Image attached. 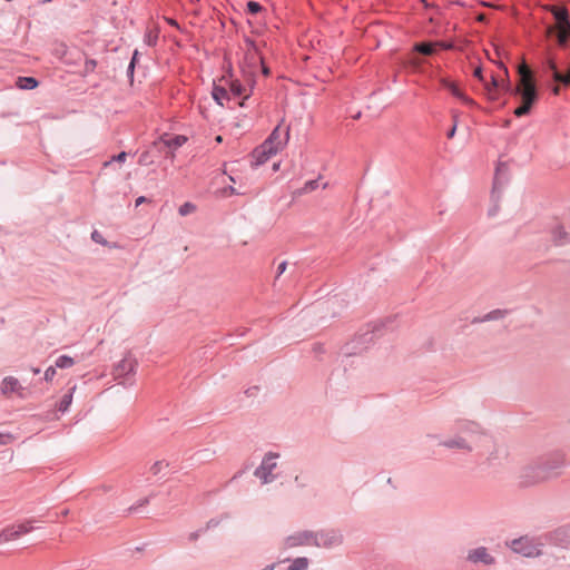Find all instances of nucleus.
Wrapping results in <instances>:
<instances>
[{
  "label": "nucleus",
  "mask_w": 570,
  "mask_h": 570,
  "mask_svg": "<svg viewBox=\"0 0 570 570\" xmlns=\"http://www.w3.org/2000/svg\"><path fill=\"white\" fill-rule=\"evenodd\" d=\"M552 91H553V94H554V95H558V94H559V91H560V88L557 86V87H554V88H553V90H552Z\"/></svg>",
  "instance_id": "8fccbe9b"
},
{
  "label": "nucleus",
  "mask_w": 570,
  "mask_h": 570,
  "mask_svg": "<svg viewBox=\"0 0 570 570\" xmlns=\"http://www.w3.org/2000/svg\"><path fill=\"white\" fill-rule=\"evenodd\" d=\"M13 436L8 433H0V445L9 444L12 442Z\"/></svg>",
  "instance_id": "72a5a7b5"
},
{
  "label": "nucleus",
  "mask_w": 570,
  "mask_h": 570,
  "mask_svg": "<svg viewBox=\"0 0 570 570\" xmlns=\"http://www.w3.org/2000/svg\"><path fill=\"white\" fill-rule=\"evenodd\" d=\"M441 83L448 88L451 94L453 96H455L456 98L461 99L463 102L468 104V105H473L474 101L469 98L468 96H465V94L458 87L456 83L448 80V79H441Z\"/></svg>",
  "instance_id": "f8f14e48"
},
{
  "label": "nucleus",
  "mask_w": 570,
  "mask_h": 570,
  "mask_svg": "<svg viewBox=\"0 0 570 570\" xmlns=\"http://www.w3.org/2000/svg\"><path fill=\"white\" fill-rule=\"evenodd\" d=\"M276 459V454L269 453L264 458L262 464L256 469L255 475L259 478L263 483H268L274 480L275 475L273 474V471L277 466Z\"/></svg>",
  "instance_id": "423d86ee"
},
{
  "label": "nucleus",
  "mask_w": 570,
  "mask_h": 570,
  "mask_svg": "<svg viewBox=\"0 0 570 570\" xmlns=\"http://www.w3.org/2000/svg\"><path fill=\"white\" fill-rule=\"evenodd\" d=\"M550 11L557 20L556 27H564L566 24H570L567 9L552 6Z\"/></svg>",
  "instance_id": "4468645a"
},
{
  "label": "nucleus",
  "mask_w": 570,
  "mask_h": 570,
  "mask_svg": "<svg viewBox=\"0 0 570 570\" xmlns=\"http://www.w3.org/2000/svg\"><path fill=\"white\" fill-rule=\"evenodd\" d=\"M474 77H476L480 81L484 82V78H483V75H482V69L481 67H478L475 68L474 72H473Z\"/></svg>",
  "instance_id": "4c0bfd02"
},
{
  "label": "nucleus",
  "mask_w": 570,
  "mask_h": 570,
  "mask_svg": "<svg viewBox=\"0 0 570 570\" xmlns=\"http://www.w3.org/2000/svg\"><path fill=\"white\" fill-rule=\"evenodd\" d=\"M452 118H453V124H455L458 126V118H459V115L456 111H452Z\"/></svg>",
  "instance_id": "49530a36"
},
{
  "label": "nucleus",
  "mask_w": 570,
  "mask_h": 570,
  "mask_svg": "<svg viewBox=\"0 0 570 570\" xmlns=\"http://www.w3.org/2000/svg\"><path fill=\"white\" fill-rule=\"evenodd\" d=\"M436 45L435 42H421L414 46V50L422 55H433L435 52Z\"/></svg>",
  "instance_id": "4be33fe9"
},
{
  "label": "nucleus",
  "mask_w": 570,
  "mask_h": 570,
  "mask_svg": "<svg viewBox=\"0 0 570 570\" xmlns=\"http://www.w3.org/2000/svg\"><path fill=\"white\" fill-rule=\"evenodd\" d=\"M139 164H140V165H148V154H147V153H145V154H142V155L140 156V158H139Z\"/></svg>",
  "instance_id": "58836bf2"
},
{
  "label": "nucleus",
  "mask_w": 570,
  "mask_h": 570,
  "mask_svg": "<svg viewBox=\"0 0 570 570\" xmlns=\"http://www.w3.org/2000/svg\"><path fill=\"white\" fill-rule=\"evenodd\" d=\"M284 546L286 549L303 547V546H327V540L323 534L313 533L308 531L297 532L285 539Z\"/></svg>",
  "instance_id": "20e7f679"
},
{
  "label": "nucleus",
  "mask_w": 570,
  "mask_h": 570,
  "mask_svg": "<svg viewBox=\"0 0 570 570\" xmlns=\"http://www.w3.org/2000/svg\"><path fill=\"white\" fill-rule=\"evenodd\" d=\"M500 88L509 90V83L505 80L500 81Z\"/></svg>",
  "instance_id": "37998d69"
},
{
  "label": "nucleus",
  "mask_w": 570,
  "mask_h": 570,
  "mask_svg": "<svg viewBox=\"0 0 570 570\" xmlns=\"http://www.w3.org/2000/svg\"><path fill=\"white\" fill-rule=\"evenodd\" d=\"M168 22H169L170 24L176 26V21H175V20H171V19H170V20H168Z\"/></svg>",
  "instance_id": "5fc2aeb1"
},
{
  "label": "nucleus",
  "mask_w": 570,
  "mask_h": 570,
  "mask_svg": "<svg viewBox=\"0 0 570 570\" xmlns=\"http://www.w3.org/2000/svg\"><path fill=\"white\" fill-rule=\"evenodd\" d=\"M288 139L289 129L282 128L281 125H278L263 144H268V147H272L275 154H277L287 145Z\"/></svg>",
  "instance_id": "0eeeda50"
},
{
  "label": "nucleus",
  "mask_w": 570,
  "mask_h": 570,
  "mask_svg": "<svg viewBox=\"0 0 570 570\" xmlns=\"http://www.w3.org/2000/svg\"><path fill=\"white\" fill-rule=\"evenodd\" d=\"M558 31V42L560 46H564L570 38V24L564 27H554Z\"/></svg>",
  "instance_id": "b1692460"
},
{
  "label": "nucleus",
  "mask_w": 570,
  "mask_h": 570,
  "mask_svg": "<svg viewBox=\"0 0 570 570\" xmlns=\"http://www.w3.org/2000/svg\"><path fill=\"white\" fill-rule=\"evenodd\" d=\"M308 567L307 558H296L287 570H305Z\"/></svg>",
  "instance_id": "a878e982"
},
{
  "label": "nucleus",
  "mask_w": 570,
  "mask_h": 570,
  "mask_svg": "<svg viewBox=\"0 0 570 570\" xmlns=\"http://www.w3.org/2000/svg\"><path fill=\"white\" fill-rule=\"evenodd\" d=\"M168 466H169L168 462H166L164 460L156 461L150 465L149 473L155 476L161 475L168 470Z\"/></svg>",
  "instance_id": "aec40b11"
},
{
  "label": "nucleus",
  "mask_w": 570,
  "mask_h": 570,
  "mask_svg": "<svg viewBox=\"0 0 570 570\" xmlns=\"http://www.w3.org/2000/svg\"><path fill=\"white\" fill-rule=\"evenodd\" d=\"M500 81L495 77H491L490 82L484 81V91L489 99L497 100L499 98Z\"/></svg>",
  "instance_id": "2eb2a0df"
},
{
  "label": "nucleus",
  "mask_w": 570,
  "mask_h": 570,
  "mask_svg": "<svg viewBox=\"0 0 570 570\" xmlns=\"http://www.w3.org/2000/svg\"><path fill=\"white\" fill-rule=\"evenodd\" d=\"M71 402H72V393L69 392L61 397V400L58 404V410L60 412H66L69 409Z\"/></svg>",
  "instance_id": "bb28decb"
},
{
  "label": "nucleus",
  "mask_w": 570,
  "mask_h": 570,
  "mask_svg": "<svg viewBox=\"0 0 570 570\" xmlns=\"http://www.w3.org/2000/svg\"><path fill=\"white\" fill-rule=\"evenodd\" d=\"M315 185H316V181H309L306 187L309 188V189H314L315 188Z\"/></svg>",
  "instance_id": "09e8293b"
},
{
  "label": "nucleus",
  "mask_w": 570,
  "mask_h": 570,
  "mask_svg": "<svg viewBox=\"0 0 570 570\" xmlns=\"http://www.w3.org/2000/svg\"><path fill=\"white\" fill-rule=\"evenodd\" d=\"M13 527L17 530V534L20 539L22 535L28 534L33 530V520H24L19 523H13Z\"/></svg>",
  "instance_id": "a211bd4d"
},
{
  "label": "nucleus",
  "mask_w": 570,
  "mask_h": 570,
  "mask_svg": "<svg viewBox=\"0 0 570 570\" xmlns=\"http://www.w3.org/2000/svg\"><path fill=\"white\" fill-rule=\"evenodd\" d=\"M510 547L515 553L522 554L527 558H534L541 553L540 544L528 537L512 540Z\"/></svg>",
  "instance_id": "39448f33"
},
{
  "label": "nucleus",
  "mask_w": 570,
  "mask_h": 570,
  "mask_svg": "<svg viewBox=\"0 0 570 570\" xmlns=\"http://www.w3.org/2000/svg\"><path fill=\"white\" fill-rule=\"evenodd\" d=\"M56 375V367L50 366L45 372V380L51 382Z\"/></svg>",
  "instance_id": "473e14b6"
},
{
  "label": "nucleus",
  "mask_w": 570,
  "mask_h": 570,
  "mask_svg": "<svg viewBox=\"0 0 570 570\" xmlns=\"http://www.w3.org/2000/svg\"><path fill=\"white\" fill-rule=\"evenodd\" d=\"M17 86L21 89H35L38 87V81L33 77H19Z\"/></svg>",
  "instance_id": "5701e85b"
},
{
  "label": "nucleus",
  "mask_w": 570,
  "mask_h": 570,
  "mask_svg": "<svg viewBox=\"0 0 570 570\" xmlns=\"http://www.w3.org/2000/svg\"><path fill=\"white\" fill-rule=\"evenodd\" d=\"M135 367H136V362L130 357H126L120 361V363L118 364V366L116 368V372H117V375H124V374L134 372Z\"/></svg>",
  "instance_id": "f3484780"
},
{
  "label": "nucleus",
  "mask_w": 570,
  "mask_h": 570,
  "mask_svg": "<svg viewBox=\"0 0 570 570\" xmlns=\"http://www.w3.org/2000/svg\"><path fill=\"white\" fill-rule=\"evenodd\" d=\"M443 445L446 448H451V449L455 448V449L471 451V446L468 444V442L463 438L451 439L449 441H445L443 443Z\"/></svg>",
  "instance_id": "6ab92c4d"
},
{
  "label": "nucleus",
  "mask_w": 570,
  "mask_h": 570,
  "mask_svg": "<svg viewBox=\"0 0 570 570\" xmlns=\"http://www.w3.org/2000/svg\"><path fill=\"white\" fill-rule=\"evenodd\" d=\"M75 364V360L68 355H61L56 360V367L69 368Z\"/></svg>",
  "instance_id": "393cba45"
},
{
  "label": "nucleus",
  "mask_w": 570,
  "mask_h": 570,
  "mask_svg": "<svg viewBox=\"0 0 570 570\" xmlns=\"http://www.w3.org/2000/svg\"><path fill=\"white\" fill-rule=\"evenodd\" d=\"M548 66H549V68L552 70V72H553V79L556 80V71H558V69H557V65H556V61H554V60H552V59L548 60Z\"/></svg>",
  "instance_id": "c9c22d12"
},
{
  "label": "nucleus",
  "mask_w": 570,
  "mask_h": 570,
  "mask_svg": "<svg viewBox=\"0 0 570 570\" xmlns=\"http://www.w3.org/2000/svg\"><path fill=\"white\" fill-rule=\"evenodd\" d=\"M215 140H216L217 142H222V141H223V137H222V136H217V137L215 138Z\"/></svg>",
  "instance_id": "603ef678"
},
{
  "label": "nucleus",
  "mask_w": 570,
  "mask_h": 570,
  "mask_svg": "<svg viewBox=\"0 0 570 570\" xmlns=\"http://www.w3.org/2000/svg\"><path fill=\"white\" fill-rule=\"evenodd\" d=\"M213 97L220 106H223V99L227 97V92L225 88L215 87L213 91Z\"/></svg>",
  "instance_id": "c85d7f7f"
},
{
  "label": "nucleus",
  "mask_w": 570,
  "mask_h": 570,
  "mask_svg": "<svg viewBox=\"0 0 570 570\" xmlns=\"http://www.w3.org/2000/svg\"><path fill=\"white\" fill-rule=\"evenodd\" d=\"M452 3H455V4H461V2L459 0L456 1H453Z\"/></svg>",
  "instance_id": "13d9d810"
},
{
  "label": "nucleus",
  "mask_w": 570,
  "mask_h": 570,
  "mask_svg": "<svg viewBox=\"0 0 570 570\" xmlns=\"http://www.w3.org/2000/svg\"><path fill=\"white\" fill-rule=\"evenodd\" d=\"M18 539L19 537L13 524L7 525L0 531V544L8 543Z\"/></svg>",
  "instance_id": "dca6fc26"
},
{
  "label": "nucleus",
  "mask_w": 570,
  "mask_h": 570,
  "mask_svg": "<svg viewBox=\"0 0 570 570\" xmlns=\"http://www.w3.org/2000/svg\"><path fill=\"white\" fill-rule=\"evenodd\" d=\"M275 564L267 566L264 570H274Z\"/></svg>",
  "instance_id": "3c124183"
},
{
  "label": "nucleus",
  "mask_w": 570,
  "mask_h": 570,
  "mask_svg": "<svg viewBox=\"0 0 570 570\" xmlns=\"http://www.w3.org/2000/svg\"><path fill=\"white\" fill-rule=\"evenodd\" d=\"M39 372H40V371H39V368H35V370H33V373H35V374H38Z\"/></svg>",
  "instance_id": "6e6d98bb"
},
{
  "label": "nucleus",
  "mask_w": 570,
  "mask_h": 570,
  "mask_svg": "<svg viewBox=\"0 0 570 570\" xmlns=\"http://www.w3.org/2000/svg\"><path fill=\"white\" fill-rule=\"evenodd\" d=\"M514 94L521 97V105L514 109L513 114L517 117L528 115L538 99V92L534 82H528L527 79L519 81L514 89Z\"/></svg>",
  "instance_id": "f03ea898"
},
{
  "label": "nucleus",
  "mask_w": 570,
  "mask_h": 570,
  "mask_svg": "<svg viewBox=\"0 0 570 570\" xmlns=\"http://www.w3.org/2000/svg\"><path fill=\"white\" fill-rule=\"evenodd\" d=\"M259 65L262 66V71H263V73H264L265 76H268V75H269V69H268V67H266V66L264 65V62H263V63H259Z\"/></svg>",
  "instance_id": "79ce46f5"
},
{
  "label": "nucleus",
  "mask_w": 570,
  "mask_h": 570,
  "mask_svg": "<svg viewBox=\"0 0 570 570\" xmlns=\"http://www.w3.org/2000/svg\"><path fill=\"white\" fill-rule=\"evenodd\" d=\"M468 559L473 563L481 562L484 564H492L494 562V558L489 553V551L484 547L471 550L468 554Z\"/></svg>",
  "instance_id": "1a4fd4ad"
},
{
  "label": "nucleus",
  "mask_w": 570,
  "mask_h": 570,
  "mask_svg": "<svg viewBox=\"0 0 570 570\" xmlns=\"http://www.w3.org/2000/svg\"><path fill=\"white\" fill-rule=\"evenodd\" d=\"M476 20L480 21V22H484L487 20V17L484 13H480L478 17H476Z\"/></svg>",
  "instance_id": "a18cd8bd"
},
{
  "label": "nucleus",
  "mask_w": 570,
  "mask_h": 570,
  "mask_svg": "<svg viewBox=\"0 0 570 570\" xmlns=\"http://www.w3.org/2000/svg\"><path fill=\"white\" fill-rule=\"evenodd\" d=\"M137 53H138V52H137V51H135L134 57H132V59H131V62H130V65H129V70H132V69H134V66H135V62H136Z\"/></svg>",
  "instance_id": "a19ab883"
},
{
  "label": "nucleus",
  "mask_w": 570,
  "mask_h": 570,
  "mask_svg": "<svg viewBox=\"0 0 570 570\" xmlns=\"http://www.w3.org/2000/svg\"><path fill=\"white\" fill-rule=\"evenodd\" d=\"M455 131H456V125L453 124V127L450 129V131L448 132V138L449 139H452L455 135Z\"/></svg>",
  "instance_id": "ea45409f"
},
{
  "label": "nucleus",
  "mask_w": 570,
  "mask_h": 570,
  "mask_svg": "<svg viewBox=\"0 0 570 570\" xmlns=\"http://www.w3.org/2000/svg\"><path fill=\"white\" fill-rule=\"evenodd\" d=\"M145 202H146V198H145L144 196H140V197H138V198L136 199V206H139V205H141L142 203H145Z\"/></svg>",
  "instance_id": "c03bdc74"
},
{
  "label": "nucleus",
  "mask_w": 570,
  "mask_h": 570,
  "mask_svg": "<svg viewBox=\"0 0 570 570\" xmlns=\"http://www.w3.org/2000/svg\"><path fill=\"white\" fill-rule=\"evenodd\" d=\"M274 155H276L275 150H273L272 147H268V144H262L253 151L254 165H263Z\"/></svg>",
  "instance_id": "9d476101"
},
{
  "label": "nucleus",
  "mask_w": 570,
  "mask_h": 570,
  "mask_svg": "<svg viewBox=\"0 0 570 570\" xmlns=\"http://www.w3.org/2000/svg\"><path fill=\"white\" fill-rule=\"evenodd\" d=\"M519 73H520V80L519 81H522L523 79H527L528 82H534L533 79H532L531 70L528 68V66L521 65L519 67Z\"/></svg>",
  "instance_id": "cd10ccee"
},
{
  "label": "nucleus",
  "mask_w": 570,
  "mask_h": 570,
  "mask_svg": "<svg viewBox=\"0 0 570 570\" xmlns=\"http://www.w3.org/2000/svg\"><path fill=\"white\" fill-rule=\"evenodd\" d=\"M278 167H279V164H274V166H273L274 170H277Z\"/></svg>",
  "instance_id": "864d4df0"
},
{
  "label": "nucleus",
  "mask_w": 570,
  "mask_h": 570,
  "mask_svg": "<svg viewBox=\"0 0 570 570\" xmlns=\"http://www.w3.org/2000/svg\"><path fill=\"white\" fill-rule=\"evenodd\" d=\"M285 268H286V263L279 264V266H278L279 274H282L285 271Z\"/></svg>",
  "instance_id": "de8ad7c7"
},
{
  "label": "nucleus",
  "mask_w": 570,
  "mask_h": 570,
  "mask_svg": "<svg viewBox=\"0 0 570 570\" xmlns=\"http://www.w3.org/2000/svg\"><path fill=\"white\" fill-rule=\"evenodd\" d=\"M126 158H127V154L125 151H121L117 156H114L112 160L118 161V163H124L126 160Z\"/></svg>",
  "instance_id": "f704fd0d"
},
{
  "label": "nucleus",
  "mask_w": 570,
  "mask_h": 570,
  "mask_svg": "<svg viewBox=\"0 0 570 570\" xmlns=\"http://www.w3.org/2000/svg\"><path fill=\"white\" fill-rule=\"evenodd\" d=\"M246 53L242 66L243 77L246 78L247 83L250 87L255 85V71L259 63H263V57L258 52L256 45L247 39L246 40Z\"/></svg>",
  "instance_id": "7ed1b4c3"
},
{
  "label": "nucleus",
  "mask_w": 570,
  "mask_h": 570,
  "mask_svg": "<svg viewBox=\"0 0 570 570\" xmlns=\"http://www.w3.org/2000/svg\"><path fill=\"white\" fill-rule=\"evenodd\" d=\"M163 141L168 147L178 148L187 141V138L185 136L177 135L173 137H164Z\"/></svg>",
  "instance_id": "412c9836"
},
{
  "label": "nucleus",
  "mask_w": 570,
  "mask_h": 570,
  "mask_svg": "<svg viewBox=\"0 0 570 570\" xmlns=\"http://www.w3.org/2000/svg\"><path fill=\"white\" fill-rule=\"evenodd\" d=\"M195 210L196 206L193 203L187 202L179 207L178 213L180 216H187L193 214Z\"/></svg>",
  "instance_id": "c756f323"
},
{
  "label": "nucleus",
  "mask_w": 570,
  "mask_h": 570,
  "mask_svg": "<svg viewBox=\"0 0 570 570\" xmlns=\"http://www.w3.org/2000/svg\"><path fill=\"white\" fill-rule=\"evenodd\" d=\"M435 45H436V47H440L442 49H452L453 48V45L450 42L439 41V42H435Z\"/></svg>",
  "instance_id": "e433bc0d"
},
{
  "label": "nucleus",
  "mask_w": 570,
  "mask_h": 570,
  "mask_svg": "<svg viewBox=\"0 0 570 570\" xmlns=\"http://www.w3.org/2000/svg\"><path fill=\"white\" fill-rule=\"evenodd\" d=\"M262 6L258 3V2H255V1H249L247 3V11L252 14H256L258 13L259 11H262Z\"/></svg>",
  "instance_id": "7c9ffc66"
},
{
  "label": "nucleus",
  "mask_w": 570,
  "mask_h": 570,
  "mask_svg": "<svg viewBox=\"0 0 570 570\" xmlns=\"http://www.w3.org/2000/svg\"><path fill=\"white\" fill-rule=\"evenodd\" d=\"M551 236H552V240L556 245L560 246V245H564L566 243H568L569 240V235L568 233L564 230L563 226L561 225H556L552 229H551Z\"/></svg>",
  "instance_id": "ddd939ff"
},
{
  "label": "nucleus",
  "mask_w": 570,
  "mask_h": 570,
  "mask_svg": "<svg viewBox=\"0 0 570 570\" xmlns=\"http://www.w3.org/2000/svg\"><path fill=\"white\" fill-rule=\"evenodd\" d=\"M244 81L245 82L242 83L238 79L232 80L229 82V89L234 96H236V97L244 96V99H247L252 94L253 87H250L247 83L246 78H244Z\"/></svg>",
  "instance_id": "9b49d317"
},
{
  "label": "nucleus",
  "mask_w": 570,
  "mask_h": 570,
  "mask_svg": "<svg viewBox=\"0 0 570 570\" xmlns=\"http://www.w3.org/2000/svg\"><path fill=\"white\" fill-rule=\"evenodd\" d=\"M562 466V462L543 463L538 465L525 466L520 474L523 485H533L547 481L558 475V470Z\"/></svg>",
  "instance_id": "f257e3e1"
},
{
  "label": "nucleus",
  "mask_w": 570,
  "mask_h": 570,
  "mask_svg": "<svg viewBox=\"0 0 570 570\" xmlns=\"http://www.w3.org/2000/svg\"><path fill=\"white\" fill-rule=\"evenodd\" d=\"M23 387L20 385L19 381L16 377L7 376L3 379L1 384V392L3 395L9 396L12 393L18 394L19 396H23Z\"/></svg>",
  "instance_id": "6e6552de"
},
{
  "label": "nucleus",
  "mask_w": 570,
  "mask_h": 570,
  "mask_svg": "<svg viewBox=\"0 0 570 570\" xmlns=\"http://www.w3.org/2000/svg\"><path fill=\"white\" fill-rule=\"evenodd\" d=\"M230 193L232 194H236L235 189L233 187H230Z\"/></svg>",
  "instance_id": "4d7b16f0"
},
{
  "label": "nucleus",
  "mask_w": 570,
  "mask_h": 570,
  "mask_svg": "<svg viewBox=\"0 0 570 570\" xmlns=\"http://www.w3.org/2000/svg\"><path fill=\"white\" fill-rule=\"evenodd\" d=\"M91 238H92V240H95V242H96V243H98V244L107 245V240H106V239L102 237V235H101L99 232H97V230L92 232V234H91Z\"/></svg>",
  "instance_id": "2f4dec72"
}]
</instances>
